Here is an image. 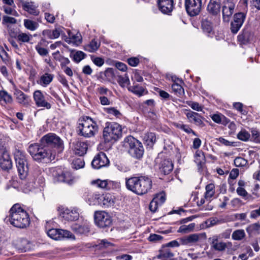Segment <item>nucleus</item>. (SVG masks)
Here are the masks:
<instances>
[{
  "mask_svg": "<svg viewBox=\"0 0 260 260\" xmlns=\"http://www.w3.org/2000/svg\"><path fill=\"white\" fill-rule=\"evenodd\" d=\"M125 185L128 190L138 195H143L151 189L152 182L146 176L133 177L125 178Z\"/></svg>",
  "mask_w": 260,
  "mask_h": 260,
  "instance_id": "1",
  "label": "nucleus"
},
{
  "mask_svg": "<svg viewBox=\"0 0 260 260\" xmlns=\"http://www.w3.org/2000/svg\"><path fill=\"white\" fill-rule=\"evenodd\" d=\"M9 212L8 221L11 225L20 229H24L29 225L30 223L29 215L19 205H13Z\"/></svg>",
  "mask_w": 260,
  "mask_h": 260,
  "instance_id": "2",
  "label": "nucleus"
},
{
  "mask_svg": "<svg viewBox=\"0 0 260 260\" xmlns=\"http://www.w3.org/2000/svg\"><path fill=\"white\" fill-rule=\"evenodd\" d=\"M42 145L34 143L28 147V151L34 159L37 161L45 159L48 161L54 160L56 155L55 151H49L45 145Z\"/></svg>",
  "mask_w": 260,
  "mask_h": 260,
  "instance_id": "3",
  "label": "nucleus"
},
{
  "mask_svg": "<svg viewBox=\"0 0 260 260\" xmlns=\"http://www.w3.org/2000/svg\"><path fill=\"white\" fill-rule=\"evenodd\" d=\"M98 131V125L91 118L84 117L80 121L78 126V135L85 138H90Z\"/></svg>",
  "mask_w": 260,
  "mask_h": 260,
  "instance_id": "4",
  "label": "nucleus"
},
{
  "mask_svg": "<svg viewBox=\"0 0 260 260\" xmlns=\"http://www.w3.org/2000/svg\"><path fill=\"white\" fill-rule=\"evenodd\" d=\"M124 145L128 148V153L133 157L141 158L144 152L142 144L132 136L126 137L124 139Z\"/></svg>",
  "mask_w": 260,
  "mask_h": 260,
  "instance_id": "5",
  "label": "nucleus"
},
{
  "mask_svg": "<svg viewBox=\"0 0 260 260\" xmlns=\"http://www.w3.org/2000/svg\"><path fill=\"white\" fill-rule=\"evenodd\" d=\"M41 143L47 147L48 150L49 147L53 148L51 151L54 150L56 153V152H62L64 149L63 141L55 134L49 133L45 135L41 139Z\"/></svg>",
  "mask_w": 260,
  "mask_h": 260,
  "instance_id": "6",
  "label": "nucleus"
},
{
  "mask_svg": "<svg viewBox=\"0 0 260 260\" xmlns=\"http://www.w3.org/2000/svg\"><path fill=\"white\" fill-rule=\"evenodd\" d=\"M122 134L121 126L115 122L107 124L104 128L103 137L105 142H110L117 140Z\"/></svg>",
  "mask_w": 260,
  "mask_h": 260,
  "instance_id": "7",
  "label": "nucleus"
},
{
  "mask_svg": "<svg viewBox=\"0 0 260 260\" xmlns=\"http://www.w3.org/2000/svg\"><path fill=\"white\" fill-rule=\"evenodd\" d=\"M14 157L19 177L21 179H24L28 173V167L24 153L20 150H16Z\"/></svg>",
  "mask_w": 260,
  "mask_h": 260,
  "instance_id": "8",
  "label": "nucleus"
},
{
  "mask_svg": "<svg viewBox=\"0 0 260 260\" xmlns=\"http://www.w3.org/2000/svg\"><path fill=\"white\" fill-rule=\"evenodd\" d=\"M94 216L96 225L100 228L109 227L112 224V220L111 217L105 211H95Z\"/></svg>",
  "mask_w": 260,
  "mask_h": 260,
  "instance_id": "9",
  "label": "nucleus"
},
{
  "mask_svg": "<svg viewBox=\"0 0 260 260\" xmlns=\"http://www.w3.org/2000/svg\"><path fill=\"white\" fill-rule=\"evenodd\" d=\"M47 234L49 237L54 240H60L63 238L75 240V235L68 230L51 229L47 231Z\"/></svg>",
  "mask_w": 260,
  "mask_h": 260,
  "instance_id": "10",
  "label": "nucleus"
},
{
  "mask_svg": "<svg viewBox=\"0 0 260 260\" xmlns=\"http://www.w3.org/2000/svg\"><path fill=\"white\" fill-rule=\"evenodd\" d=\"M185 5L187 13L191 16H194L201 11L202 0H185Z\"/></svg>",
  "mask_w": 260,
  "mask_h": 260,
  "instance_id": "11",
  "label": "nucleus"
},
{
  "mask_svg": "<svg viewBox=\"0 0 260 260\" xmlns=\"http://www.w3.org/2000/svg\"><path fill=\"white\" fill-rule=\"evenodd\" d=\"M0 166L4 170H10L12 167L9 153L4 146H0Z\"/></svg>",
  "mask_w": 260,
  "mask_h": 260,
  "instance_id": "12",
  "label": "nucleus"
},
{
  "mask_svg": "<svg viewBox=\"0 0 260 260\" xmlns=\"http://www.w3.org/2000/svg\"><path fill=\"white\" fill-rule=\"evenodd\" d=\"M109 160L106 155L104 152H100L96 154L92 161V167L96 169H99L102 167L108 165Z\"/></svg>",
  "mask_w": 260,
  "mask_h": 260,
  "instance_id": "13",
  "label": "nucleus"
},
{
  "mask_svg": "<svg viewBox=\"0 0 260 260\" xmlns=\"http://www.w3.org/2000/svg\"><path fill=\"white\" fill-rule=\"evenodd\" d=\"M33 99L36 105L38 107L44 108L47 109L51 108V104L46 100L41 91L39 90H36L33 93Z\"/></svg>",
  "mask_w": 260,
  "mask_h": 260,
  "instance_id": "14",
  "label": "nucleus"
},
{
  "mask_svg": "<svg viewBox=\"0 0 260 260\" xmlns=\"http://www.w3.org/2000/svg\"><path fill=\"white\" fill-rule=\"evenodd\" d=\"M13 89L14 95L17 103L25 107L28 106L30 101L29 96L19 89L14 84Z\"/></svg>",
  "mask_w": 260,
  "mask_h": 260,
  "instance_id": "15",
  "label": "nucleus"
},
{
  "mask_svg": "<svg viewBox=\"0 0 260 260\" xmlns=\"http://www.w3.org/2000/svg\"><path fill=\"white\" fill-rule=\"evenodd\" d=\"M235 4L230 0H225L223 3L222 16L224 21L228 22L234 13Z\"/></svg>",
  "mask_w": 260,
  "mask_h": 260,
  "instance_id": "16",
  "label": "nucleus"
},
{
  "mask_svg": "<svg viewBox=\"0 0 260 260\" xmlns=\"http://www.w3.org/2000/svg\"><path fill=\"white\" fill-rule=\"evenodd\" d=\"M89 223L87 221H82L75 223L71 225V229L76 234L85 235L89 232Z\"/></svg>",
  "mask_w": 260,
  "mask_h": 260,
  "instance_id": "17",
  "label": "nucleus"
},
{
  "mask_svg": "<svg viewBox=\"0 0 260 260\" xmlns=\"http://www.w3.org/2000/svg\"><path fill=\"white\" fill-rule=\"evenodd\" d=\"M218 239L219 237L217 235H214L210 238L211 241V248L214 250L218 251H223L228 247V245H232L231 242L225 243L222 241H219Z\"/></svg>",
  "mask_w": 260,
  "mask_h": 260,
  "instance_id": "18",
  "label": "nucleus"
},
{
  "mask_svg": "<svg viewBox=\"0 0 260 260\" xmlns=\"http://www.w3.org/2000/svg\"><path fill=\"white\" fill-rule=\"evenodd\" d=\"M62 217L68 221H74L78 219L79 214L78 209L75 208H66L61 212Z\"/></svg>",
  "mask_w": 260,
  "mask_h": 260,
  "instance_id": "19",
  "label": "nucleus"
},
{
  "mask_svg": "<svg viewBox=\"0 0 260 260\" xmlns=\"http://www.w3.org/2000/svg\"><path fill=\"white\" fill-rule=\"evenodd\" d=\"M72 147L75 154L83 156L86 153L88 145L86 142L76 141L72 143Z\"/></svg>",
  "mask_w": 260,
  "mask_h": 260,
  "instance_id": "20",
  "label": "nucleus"
},
{
  "mask_svg": "<svg viewBox=\"0 0 260 260\" xmlns=\"http://www.w3.org/2000/svg\"><path fill=\"white\" fill-rule=\"evenodd\" d=\"M158 5L162 13L169 14L173 9L174 2L173 0H158Z\"/></svg>",
  "mask_w": 260,
  "mask_h": 260,
  "instance_id": "21",
  "label": "nucleus"
},
{
  "mask_svg": "<svg viewBox=\"0 0 260 260\" xmlns=\"http://www.w3.org/2000/svg\"><path fill=\"white\" fill-rule=\"evenodd\" d=\"M158 257L160 260H176L174 254L169 248L163 246L159 251Z\"/></svg>",
  "mask_w": 260,
  "mask_h": 260,
  "instance_id": "22",
  "label": "nucleus"
},
{
  "mask_svg": "<svg viewBox=\"0 0 260 260\" xmlns=\"http://www.w3.org/2000/svg\"><path fill=\"white\" fill-rule=\"evenodd\" d=\"M220 8L221 0H210L207 7L208 12L213 15L218 14Z\"/></svg>",
  "mask_w": 260,
  "mask_h": 260,
  "instance_id": "23",
  "label": "nucleus"
},
{
  "mask_svg": "<svg viewBox=\"0 0 260 260\" xmlns=\"http://www.w3.org/2000/svg\"><path fill=\"white\" fill-rule=\"evenodd\" d=\"M186 116L190 122L197 125H202L203 124V117L197 112L189 111L186 113Z\"/></svg>",
  "mask_w": 260,
  "mask_h": 260,
  "instance_id": "24",
  "label": "nucleus"
},
{
  "mask_svg": "<svg viewBox=\"0 0 260 260\" xmlns=\"http://www.w3.org/2000/svg\"><path fill=\"white\" fill-rule=\"evenodd\" d=\"M54 180L55 182H70V174L69 173H63L60 170L59 172H56L53 174Z\"/></svg>",
  "mask_w": 260,
  "mask_h": 260,
  "instance_id": "25",
  "label": "nucleus"
},
{
  "mask_svg": "<svg viewBox=\"0 0 260 260\" xmlns=\"http://www.w3.org/2000/svg\"><path fill=\"white\" fill-rule=\"evenodd\" d=\"M212 120L216 123L226 125L230 122V119L220 113H215L211 115Z\"/></svg>",
  "mask_w": 260,
  "mask_h": 260,
  "instance_id": "26",
  "label": "nucleus"
},
{
  "mask_svg": "<svg viewBox=\"0 0 260 260\" xmlns=\"http://www.w3.org/2000/svg\"><path fill=\"white\" fill-rule=\"evenodd\" d=\"M42 34L45 38L55 39L60 36V30L59 28H55L53 30L45 29L43 31Z\"/></svg>",
  "mask_w": 260,
  "mask_h": 260,
  "instance_id": "27",
  "label": "nucleus"
},
{
  "mask_svg": "<svg viewBox=\"0 0 260 260\" xmlns=\"http://www.w3.org/2000/svg\"><path fill=\"white\" fill-rule=\"evenodd\" d=\"M53 78V75L45 73L41 76L37 83L43 87H46L52 81Z\"/></svg>",
  "mask_w": 260,
  "mask_h": 260,
  "instance_id": "28",
  "label": "nucleus"
},
{
  "mask_svg": "<svg viewBox=\"0 0 260 260\" xmlns=\"http://www.w3.org/2000/svg\"><path fill=\"white\" fill-rule=\"evenodd\" d=\"M142 138L145 144L150 147H152L156 142V136L153 133H146L142 136Z\"/></svg>",
  "mask_w": 260,
  "mask_h": 260,
  "instance_id": "29",
  "label": "nucleus"
},
{
  "mask_svg": "<svg viewBox=\"0 0 260 260\" xmlns=\"http://www.w3.org/2000/svg\"><path fill=\"white\" fill-rule=\"evenodd\" d=\"M100 42H98L95 39H93L89 43L84 45V49L89 52H94L98 50L100 46Z\"/></svg>",
  "mask_w": 260,
  "mask_h": 260,
  "instance_id": "30",
  "label": "nucleus"
},
{
  "mask_svg": "<svg viewBox=\"0 0 260 260\" xmlns=\"http://www.w3.org/2000/svg\"><path fill=\"white\" fill-rule=\"evenodd\" d=\"M173 169V164L170 160L165 159L162 161L160 169L165 174L170 173Z\"/></svg>",
  "mask_w": 260,
  "mask_h": 260,
  "instance_id": "31",
  "label": "nucleus"
},
{
  "mask_svg": "<svg viewBox=\"0 0 260 260\" xmlns=\"http://www.w3.org/2000/svg\"><path fill=\"white\" fill-rule=\"evenodd\" d=\"M252 37V35L249 31L244 30L241 34L238 35V40L241 43L245 44L250 40Z\"/></svg>",
  "mask_w": 260,
  "mask_h": 260,
  "instance_id": "32",
  "label": "nucleus"
},
{
  "mask_svg": "<svg viewBox=\"0 0 260 260\" xmlns=\"http://www.w3.org/2000/svg\"><path fill=\"white\" fill-rule=\"evenodd\" d=\"M22 5L24 10L30 14L34 15L38 14L39 11L37 10V7L32 3L24 2Z\"/></svg>",
  "mask_w": 260,
  "mask_h": 260,
  "instance_id": "33",
  "label": "nucleus"
},
{
  "mask_svg": "<svg viewBox=\"0 0 260 260\" xmlns=\"http://www.w3.org/2000/svg\"><path fill=\"white\" fill-rule=\"evenodd\" d=\"M104 207H110L114 205V201L111 194H107L100 199Z\"/></svg>",
  "mask_w": 260,
  "mask_h": 260,
  "instance_id": "34",
  "label": "nucleus"
},
{
  "mask_svg": "<svg viewBox=\"0 0 260 260\" xmlns=\"http://www.w3.org/2000/svg\"><path fill=\"white\" fill-rule=\"evenodd\" d=\"M3 101L6 104H11L13 102L12 96L5 90L0 91V101Z\"/></svg>",
  "mask_w": 260,
  "mask_h": 260,
  "instance_id": "35",
  "label": "nucleus"
},
{
  "mask_svg": "<svg viewBox=\"0 0 260 260\" xmlns=\"http://www.w3.org/2000/svg\"><path fill=\"white\" fill-rule=\"evenodd\" d=\"M194 161L197 165L200 166L205 161V157L203 152L201 150H198L194 154Z\"/></svg>",
  "mask_w": 260,
  "mask_h": 260,
  "instance_id": "36",
  "label": "nucleus"
},
{
  "mask_svg": "<svg viewBox=\"0 0 260 260\" xmlns=\"http://www.w3.org/2000/svg\"><path fill=\"white\" fill-rule=\"evenodd\" d=\"M0 57L3 61L7 65L10 63L11 58L8 53L4 49L3 47L0 45Z\"/></svg>",
  "mask_w": 260,
  "mask_h": 260,
  "instance_id": "37",
  "label": "nucleus"
},
{
  "mask_svg": "<svg viewBox=\"0 0 260 260\" xmlns=\"http://www.w3.org/2000/svg\"><path fill=\"white\" fill-rule=\"evenodd\" d=\"M100 199L99 194H91L88 195V197L86 199V202L89 205H95L99 204V200H100Z\"/></svg>",
  "mask_w": 260,
  "mask_h": 260,
  "instance_id": "38",
  "label": "nucleus"
},
{
  "mask_svg": "<svg viewBox=\"0 0 260 260\" xmlns=\"http://www.w3.org/2000/svg\"><path fill=\"white\" fill-rule=\"evenodd\" d=\"M109 180H102L100 179H97L92 181V184L95 185L97 187L101 188H105L109 189Z\"/></svg>",
  "mask_w": 260,
  "mask_h": 260,
  "instance_id": "39",
  "label": "nucleus"
},
{
  "mask_svg": "<svg viewBox=\"0 0 260 260\" xmlns=\"http://www.w3.org/2000/svg\"><path fill=\"white\" fill-rule=\"evenodd\" d=\"M117 81L122 87L130 84V81L127 74H125L124 76H118Z\"/></svg>",
  "mask_w": 260,
  "mask_h": 260,
  "instance_id": "40",
  "label": "nucleus"
},
{
  "mask_svg": "<svg viewBox=\"0 0 260 260\" xmlns=\"http://www.w3.org/2000/svg\"><path fill=\"white\" fill-rule=\"evenodd\" d=\"M245 237V233L244 230H237L235 231L232 235V238L234 240L240 241Z\"/></svg>",
  "mask_w": 260,
  "mask_h": 260,
  "instance_id": "41",
  "label": "nucleus"
},
{
  "mask_svg": "<svg viewBox=\"0 0 260 260\" xmlns=\"http://www.w3.org/2000/svg\"><path fill=\"white\" fill-rule=\"evenodd\" d=\"M24 25L27 29L31 31L35 30L39 26L37 22L29 19L24 20Z\"/></svg>",
  "mask_w": 260,
  "mask_h": 260,
  "instance_id": "42",
  "label": "nucleus"
},
{
  "mask_svg": "<svg viewBox=\"0 0 260 260\" xmlns=\"http://www.w3.org/2000/svg\"><path fill=\"white\" fill-rule=\"evenodd\" d=\"M181 83L179 82L174 83L172 85L173 90L178 96H181L184 93V89L181 85Z\"/></svg>",
  "mask_w": 260,
  "mask_h": 260,
  "instance_id": "43",
  "label": "nucleus"
},
{
  "mask_svg": "<svg viewBox=\"0 0 260 260\" xmlns=\"http://www.w3.org/2000/svg\"><path fill=\"white\" fill-rule=\"evenodd\" d=\"M237 138L242 141H247L250 137V134L245 129L242 128L237 135Z\"/></svg>",
  "mask_w": 260,
  "mask_h": 260,
  "instance_id": "44",
  "label": "nucleus"
},
{
  "mask_svg": "<svg viewBox=\"0 0 260 260\" xmlns=\"http://www.w3.org/2000/svg\"><path fill=\"white\" fill-rule=\"evenodd\" d=\"M195 227V223H191L188 225H181L178 229L177 232L180 233H188L191 232Z\"/></svg>",
  "mask_w": 260,
  "mask_h": 260,
  "instance_id": "45",
  "label": "nucleus"
},
{
  "mask_svg": "<svg viewBox=\"0 0 260 260\" xmlns=\"http://www.w3.org/2000/svg\"><path fill=\"white\" fill-rule=\"evenodd\" d=\"M128 90L138 96L142 95L144 91V89L142 86L137 85L128 87Z\"/></svg>",
  "mask_w": 260,
  "mask_h": 260,
  "instance_id": "46",
  "label": "nucleus"
},
{
  "mask_svg": "<svg viewBox=\"0 0 260 260\" xmlns=\"http://www.w3.org/2000/svg\"><path fill=\"white\" fill-rule=\"evenodd\" d=\"M202 26L203 30L205 32L210 34L212 31V23L210 21L207 19H204L202 20Z\"/></svg>",
  "mask_w": 260,
  "mask_h": 260,
  "instance_id": "47",
  "label": "nucleus"
},
{
  "mask_svg": "<svg viewBox=\"0 0 260 260\" xmlns=\"http://www.w3.org/2000/svg\"><path fill=\"white\" fill-rule=\"evenodd\" d=\"M245 15L244 13H238L234 15V21L235 23L243 25V22L245 19Z\"/></svg>",
  "mask_w": 260,
  "mask_h": 260,
  "instance_id": "48",
  "label": "nucleus"
},
{
  "mask_svg": "<svg viewBox=\"0 0 260 260\" xmlns=\"http://www.w3.org/2000/svg\"><path fill=\"white\" fill-rule=\"evenodd\" d=\"M214 193V185L213 184H209L206 186L205 198L210 199L213 196Z\"/></svg>",
  "mask_w": 260,
  "mask_h": 260,
  "instance_id": "49",
  "label": "nucleus"
},
{
  "mask_svg": "<svg viewBox=\"0 0 260 260\" xmlns=\"http://www.w3.org/2000/svg\"><path fill=\"white\" fill-rule=\"evenodd\" d=\"M17 37L19 41L26 43L30 41L31 38V35L26 33L21 32L17 36Z\"/></svg>",
  "mask_w": 260,
  "mask_h": 260,
  "instance_id": "50",
  "label": "nucleus"
},
{
  "mask_svg": "<svg viewBox=\"0 0 260 260\" xmlns=\"http://www.w3.org/2000/svg\"><path fill=\"white\" fill-rule=\"evenodd\" d=\"M260 230V224L258 223H255L249 225L247 229V232L249 234H253L255 232H258Z\"/></svg>",
  "mask_w": 260,
  "mask_h": 260,
  "instance_id": "51",
  "label": "nucleus"
},
{
  "mask_svg": "<svg viewBox=\"0 0 260 260\" xmlns=\"http://www.w3.org/2000/svg\"><path fill=\"white\" fill-rule=\"evenodd\" d=\"M85 165L84 161L82 158L75 159L72 163V167L76 170L82 168Z\"/></svg>",
  "mask_w": 260,
  "mask_h": 260,
  "instance_id": "52",
  "label": "nucleus"
},
{
  "mask_svg": "<svg viewBox=\"0 0 260 260\" xmlns=\"http://www.w3.org/2000/svg\"><path fill=\"white\" fill-rule=\"evenodd\" d=\"M86 54L81 51H78L73 54V60L76 62H79L85 58Z\"/></svg>",
  "mask_w": 260,
  "mask_h": 260,
  "instance_id": "53",
  "label": "nucleus"
},
{
  "mask_svg": "<svg viewBox=\"0 0 260 260\" xmlns=\"http://www.w3.org/2000/svg\"><path fill=\"white\" fill-rule=\"evenodd\" d=\"M153 199L161 206L166 201V195L164 192H160L156 194Z\"/></svg>",
  "mask_w": 260,
  "mask_h": 260,
  "instance_id": "54",
  "label": "nucleus"
},
{
  "mask_svg": "<svg viewBox=\"0 0 260 260\" xmlns=\"http://www.w3.org/2000/svg\"><path fill=\"white\" fill-rule=\"evenodd\" d=\"M91 59L93 63L99 67H102L105 62L104 58L94 55L91 56Z\"/></svg>",
  "mask_w": 260,
  "mask_h": 260,
  "instance_id": "55",
  "label": "nucleus"
},
{
  "mask_svg": "<svg viewBox=\"0 0 260 260\" xmlns=\"http://www.w3.org/2000/svg\"><path fill=\"white\" fill-rule=\"evenodd\" d=\"M35 48L37 52L41 56H46L48 53V50L46 48L42 47L39 44L37 45Z\"/></svg>",
  "mask_w": 260,
  "mask_h": 260,
  "instance_id": "56",
  "label": "nucleus"
},
{
  "mask_svg": "<svg viewBox=\"0 0 260 260\" xmlns=\"http://www.w3.org/2000/svg\"><path fill=\"white\" fill-rule=\"evenodd\" d=\"M190 245H192L199 241L200 239V235L197 234H193L187 236Z\"/></svg>",
  "mask_w": 260,
  "mask_h": 260,
  "instance_id": "57",
  "label": "nucleus"
},
{
  "mask_svg": "<svg viewBox=\"0 0 260 260\" xmlns=\"http://www.w3.org/2000/svg\"><path fill=\"white\" fill-rule=\"evenodd\" d=\"M2 23L3 24H6L8 23L14 24L16 23V20L13 17L5 16L3 17Z\"/></svg>",
  "mask_w": 260,
  "mask_h": 260,
  "instance_id": "58",
  "label": "nucleus"
},
{
  "mask_svg": "<svg viewBox=\"0 0 260 260\" xmlns=\"http://www.w3.org/2000/svg\"><path fill=\"white\" fill-rule=\"evenodd\" d=\"M219 222V220L216 218H211L208 219L205 222L207 227L209 228L213 226L216 224H217Z\"/></svg>",
  "mask_w": 260,
  "mask_h": 260,
  "instance_id": "59",
  "label": "nucleus"
},
{
  "mask_svg": "<svg viewBox=\"0 0 260 260\" xmlns=\"http://www.w3.org/2000/svg\"><path fill=\"white\" fill-rule=\"evenodd\" d=\"M188 105L194 110L202 111L203 107L197 102H191Z\"/></svg>",
  "mask_w": 260,
  "mask_h": 260,
  "instance_id": "60",
  "label": "nucleus"
},
{
  "mask_svg": "<svg viewBox=\"0 0 260 260\" xmlns=\"http://www.w3.org/2000/svg\"><path fill=\"white\" fill-rule=\"evenodd\" d=\"M241 26L242 25L236 23L234 21H232L231 24V31L234 34H236L239 31Z\"/></svg>",
  "mask_w": 260,
  "mask_h": 260,
  "instance_id": "61",
  "label": "nucleus"
},
{
  "mask_svg": "<svg viewBox=\"0 0 260 260\" xmlns=\"http://www.w3.org/2000/svg\"><path fill=\"white\" fill-rule=\"evenodd\" d=\"M163 237L157 234H150L148 238V240L150 241L151 242H157L161 241Z\"/></svg>",
  "mask_w": 260,
  "mask_h": 260,
  "instance_id": "62",
  "label": "nucleus"
},
{
  "mask_svg": "<svg viewBox=\"0 0 260 260\" xmlns=\"http://www.w3.org/2000/svg\"><path fill=\"white\" fill-rule=\"evenodd\" d=\"M109 189L119 188L120 187V183L118 181L109 180Z\"/></svg>",
  "mask_w": 260,
  "mask_h": 260,
  "instance_id": "63",
  "label": "nucleus"
},
{
  "mask_svg": "<svg viewBox=\"0 0 260 260\" xmlns=\"http://www.w3.org/2000/svg\"><path fill=\"white\" fill-rule=\"evenodd\" d=\"M107 112L109 114H112L116 117H119L121 115L120 112L114 108H108Z\"/></svg>",
  "mask_w": 260,
  "mask_h": 260,
  "instance_id": "64",
  "label": "nucleus"
}]
</instances>
